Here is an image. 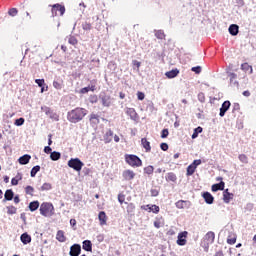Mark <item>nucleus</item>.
<instances>
[{
	"label": "nucleus",
	"instance_id": "22",
	"mask_svg": "<svg viewBox=\"0 0 256 256\" xmlns=\"http://www.w3.org/2000/svg\"><path fill=\"white\" fill-rule=\"evenodd\" d=\"M20 241L23 243V245H29V243H31V236L27 233H23L20 236Z\"/></svg>",
	"mask_w": 256,
	"mask_h": 256
},
{
	"label": "nucleus",
	"instance_id": "51",
	"mask_svg": "<svg viewBox=\"0 0 256 256\" xmlns=\"http://www.w3.org/2000/svg\"><path fill=\"white\" fill-rule=\"evenodd\" d=\"M35 83L38 84V87H44L45 80L44 79H36Z\"/></svg>",
	"mask_w": 256,
	"mask_h": 256
},
{
	"label": "nucleus",
	"instance_id": "62",
	"mask_svg": "<svg viewBox=\"0 0 256 256\" xmlns=\"http://www.w3.org/2000/svg\"><path fill=\"white\" fill-rule=\"evenodd\" d=\"M14 178H15L17 181H21V179H23V174L18 173Z\"/></svg>",
	"mask_w": 256,
	"mask_h": 256
},
{
	"label": "nucleus",
	"instance_id": "16",
	"mask_svg": "<svg viewBox=\"0 0 256 256\" xmlns=\"http://www.w3.org/2000/svg\"><path fill=\"white\" fill-rule=\"evenodd\" d=\"M53 87L54 89H57V91H61L63 87H65V84L63 82V78L58 77L53 81Z\"/></svg>",
	"mask_w": 256,
	"mask_h": 256
},
{
	"label": "nucleus",
	"instance_id": "17",
	"mask_svg": "<svg viewBox=\"0 0 256 256\" xmlns=\"http://www.w3.org/2000/svg\"><path fill=\"white\" fill-rule=\"evenodd\" d=\"M141 209H143L144 211H149V213H159L160 208L157 205H144L141 206Z\"/></svg>",
	"mask_w": 256,
	"mask_h": 256
},
{
	"label": "nucleus",
	"instance_id": "43",
	"mask_svg": "<svg viewBox=\"0 0 256 256\" xmlns=\"http://www.w3.org/2000/svg\"><path fill=\"white\" fill-rule=\"evenodd\" d=\"M155 37L157 39H165V32H163V30H158L155 32Z\"/></svg>",
	"mask_w": 256,
	"mask_h": 256
},
{
	"label": "nucleus",
	"instance_id": "30",
	"mask_svg": "<svg viewBox=\"0 0 256 256\" xmlns=\"http://www.w3.org/2000/svg\"><path fill=\"white\" fill-rule=\"evenodd\" d=\"M13 197H15V193H13V190L11 189L6 190L4 194V199L6 201H13Z\"/></svg>",
	"mask_w": 256,
	"mask_h": 256
},
{
	"label": "nucleus",
	"instance_id": "36",
	"mask_svg": "<svg viewBox=\"0 0 256 256\" xmlns=\"http://www.w3.org/2000/svg\"><path fill=\"white\" fill-rule=\"evenodd\" d=\"M126 211L128 215H133V213H135V204L133 203L128 204L126 207Z\"/></svg>",
	"mask_w": 256,
	"mask_h": 256
},
{
	"label": "nucleus",
	"instance_id": "44",
	"mask_svg": "<svg viewBox=\"0 0 256 256\" xmlns=\"http://www.w3.org/2000/svg\"><path fill=\"white\" fill-rule=\"evenodd\" d=\"M18 13H19V10H17V8H11L8 11V15H10V17H17Z\"/></svg>",
	"mask_w": 256,
	"mask_h": 256
},
{
	"label": "nucleus",
	"instance_id": "48",
	"mask_svg": "<svg viewBox=\"0 0 256 256\" xmlns=\"http://www.w3.org/2000/svg\"><path fill=\"white\" fill-rule=\"evenodd\" d=\"M82 29H83L84 31H91V24H90V23H87V22L83 23V24H82Z\"/></svg>",
	"mask_w": 256,
	"mask_h": 256
},
{
	"label": "nucleus",
	"instance_id": "41",
	"mask_svg": "<svg viewBox=\"0 0 256 256\" xmlns=\"http://www.w3.org/2000/svg\"><path fill=\"white\" fill-rule=\"evenodd\" d=\"M6 209L8 215H15V213H17V208H15V206H8Z\"/></svg>",
	"mask_w": 256,
	"mask_h": 256
},
{
	"label": "nucleus",
	"instance_id": "32",
	"mask_svg": "<svg viewBox=\"0 0 256 256\" xmlns=\"http://www.w3.org/2000/svg\"><path fill=\"white\" fill-rule=\"evenodd\" d=\"M166 181H172V183H175V181H177V175H175L173 172H169L166 175Z\"/></svg>",
	"mask_w": 256,
	"mask_h": 256
},
{
	"label": "nucleus",
	"instance_id": "58",
	"mask_svg": "<svg viewBox=\"0 0 256 256\" xmlns=\"http://www.w3.org/2000/svg\"><path fill=\"white\" fill-rule=\"evenodd\" d=\"M160 149H162V151H167L169 149V145L167 143H162L160 145Z\"/></svg>",
	"mask_w": 256,
	"mask_h": 256
},
{
	"label": "nucleus",
	"instance_id": "2",
	"mask_svg": "<svg viewBox=\"0 0 256 256\" xmlns=\"http://www.w3.org/2000/svg\"><path fill=\"white\" fill-rule=\"evenodd\" d=\"M215 243V232L209 231L201 241V247L204 249L205 253L209 252V246Z\"/></svg>",
	"mask_w": 256,
	"mask_h": 256
},
{
	"label": "nucleus",
	"instance_id": "3",
	"mask_svg": "<svg viewBox=\"0 0 256 256\" xmlns=\"http://www.w3.org/2000/svg\"><path fill=\"white\" fill-rule=\"evenodd\" d=\"M40 215L43 217H53L55 215V207L52 203L43 202L40 205Z\"/></svg>",
	"mask_w": 256,
	"mask_h": 256
},
{
	"label": "nucleus",
	"instance_id": "63",
	"mask_svg": "<svg viewBox=\"0 0 256 256\" xmlns=\"http://www.w3.org/2000/svg\"><path fill=\"white\" fill-rule=\"evenodd\" d=\"M90 103H97V96H92L90 98Z\"/></svg>",
	"mask_w": 256,
	"mask_h": 256
},
{
	"label": "nucleus",
	"instance_id": "54",
	"mask_svg": "<svg viewBox=\"0 0 256 256\" xmlns=\"http://www.w3.org/2000/svg\"><path fill=\"white\" fill-rule=\"evenodd\" d=\"M198 100L200 101V103H205V94H203L202 92L199 93Z\"/></svg>",
	"mask_w": 256,
	"mask_h": 256
},
{
	"label": "nucleus",
	"instance_id": "40",
	"mask_svg": "<svg viewBox=\"0 0 256 256\" xmlns=\"http://www.w3.org/2000/svg\"><path fill=\"white\" fill-rule=\"evenodd\" d=\"M238 159H239V161H240L241 163H244V164L249 163V158H248L247 155H245V154H240V155L238 156Z\"/></svg>",
	"mask_w": 256,
	"mask_h": 256
},
{
	"label": "nucleus",
	"instance_id": "24",
	"mask_svg": "<svg viewBox=\"0 0 256 256\" xmlns=\"http://www.w3.org/2000/svg\"><path fill=\"white\" fill-rule=\"evenodd\" d=\"M98 219L100 221V225H107V214H105V211L99 212Z\"/></svg>",
	"mask_w": 256,
	"mask_h": 256
},
{
	"label": "nucleus",
	"instance_id": "26",
	"mask_svg": "<svg viewBox=\"0 0 256 256\" xmlns=\"http://www.w3.org/2000/svg\"><path fill=\"white\" fill-rule=\"evenodd\" d=\"M165 75L168 79H175V77L179 75V69H173L171 71H168L165 73Z\"/></svg>",
	"mask_w": 256,
	"mask_h": 256
},
{
	"label": "nucleus",
	"instance_id": "47",
	"mask_svg": "<svg viewBox=\"0 0 256 256\" xmlns=\"http://www.w3.org/2000/svg\"><path fill=\"white\" fill-rule=\"evenodd\" d=\"M25 124V118H19L16 119L14 122V125H16V127H21V125Z\"/></svg>",
	"mask_w": 256,
	"mask_h": 256
},
{
	"label": "nucleus",
	"instance_id": "21",
	"mask_svg": "<svg viewBox=\"0 0 256 256\" xmlns=\"http://www.w3.org/2000/svg\"><path fill=\"white\" fill-rule=\"evenodd\" d=\"M31 161V155L25 154L18 159L20 165H27Z\"/></svg>",
	"mask_w": 256,
	"mask_h": 256
},
{
	"label": "nucleus",
	"instance_id": "60",
	"mask_svg": "<svg viewBox=\"0 0 256 256\" xmlns=\"http://www.w3.org/2000/svg\"><path fill=\"white\" fill-rule=\"evenodd\" d=\"M51 151H53V149H51V147L50 146H45L44 147V153H47L48 155H49V153H50V155H51Z\"/></svg>",
	"mask_w": 256,
	"mask_h": 256
},
{
	"label": "nucleus",
	"instance_id": "11",
	"mask_svg": "<svg viewBox=\"0 0 256 256\" xmlns=\"http://www.w3.org/2000/svg\"><path fill=\"white\" fill-rule=\"evenodd\" d=\"M125 113L130 116L132 121H139V114H137V111H135L134 108H126Z\"/></svg>",
	"mask_w": 256,
	"mask_h": 256
},
{
	"label": "nucleus",
	"instance_id": "53",
	"mask_svg": "<svg viewBox=\"0 0 256 256\" xmlns=\"http://www.w3.org/2000/svg\"><path fill=\"white\" fill-rule=\"evenodd\" d=\"M191 71L199 75L201 73V66L192 67Z\"/></svg>",
	"mask_w": 256,
	"mask_h": 256
},
{
	"label": "nucleus",
	"instance_id": "4",
	"mask_svg": "<svg viewBox=\"0 0 256 256\" xmlns=\"http://www.w3.org/2000/svg\"><path fill=\"white\" fill-rule=\"evenodd\" d=\"M125 161L130 167H141L143 165V161L137 155L133 154H126Z\"/></svg>",
	"mask_w": 256,
	"mask_h": 256
},
{
	"label": "nucleus",
	"instance_id": "23",
	"mask_svg": "<svg viewBox=\"0 0 256 256\" xmlns=\"http://www.w3.org/2000/svg\"><path fill=\"white\" fill-rule=\"evenodd\" d=\"M82 248L84 251H93V244L91 243V240H84L82 243Z\"/></svg>",
	"mask_w": 256,
	"mask_h": 256
},
{
	"label": "nucleus",
	"instance_id": "27",
	"mask_svg": "<svg viewBox=\"0 0 256 256\" xmlns=\"http://www.w3.org/2000/svg\"><path fill=\"white\" fill-rule=\"evenodd\" d=\"M56 239L60 243H65V241H67V238H65V232H63V230H59L57 232Z\"/></svg>",
	"mask_w": 256,
	"mask_h": 256
},
{
	"label": "nucleus",
	"instance_id": "12",
	"mask_svg": "<svg viewBox=\"0 0 256 256\" xmlns=\"http://www.w3.org/2000/svg\"><path fill=\"white\" fill-rule=\"evenodd\" d=\"M177 209H189L191 207V201L179 200L175 203Z\"/></svg>",
	"mask_w": 256,
	"mask_h": 256
},
{
	"label": "nucleus",
	"instance_id": "15",
	"mask_svg": "<svg viewBox=\"0 0 256 256\" xmlns=\"http://www.w3.org/2000/svg\"><path fill=\"white\" fill-rule=\"evenodd\" d=\"M229 107H231V102L230 101H224L221 108H220V117H225V114L227 111H229Z\"/></svg>",
	"mask_w": 256,
	"mask_h": 256
},
{
	"label": "nucleus",
	"instance_id": "52",
	"mask_svg": "<svg viewBox=\"0 0 256 256\" xmlns=\"http://www.w3.org/2000/svg\"><path fill=\"white\" fill-rule=\"evenodd\" d=\"M118 201L123 205V203H125V194H118Z\"/></svg>",
	"mask_w": 256,
	"mask_h": 256
},
{
	"label": "nucleus",
	"instance_id": "29",
	"mask_svg": "<svg viewBox=\"0 0 256 256\" xmlns=\"http://www.w3.org/2000/svg\"><path fill=\"white\" fill-rule=\"evenodd\" d=\"M141 143L145 148L146 153H149V151H151V143L147 140V138H142Z\"/></svg>",
	"mask_w": 256,
	"mask_h": 256
},
{
	"label": "nucleus",
	"instance_id": "61",
	"mask_svg": "<svg viewBox=\"0 0 256 256\" xmlns=\"http://www.w3.org/2000/svg\"><path fill=\"white\" fill-rule=\"evenodd\" d=\"M154 227H156V229H160V228H161V221L156 220V221L154 222Z\"/></svg>",
	"mask_w": 256,
	"mask_h": 256
},
{
	"label": "nucleus",
	"instance_id": "6",
	"mask_svg": "<svg viewBox=\"0 0 256 256\" xmlns=\"http://www.w3.org/2000/svg\"><path fill=\"white\" fill-rule=\"evenodd\" d=\"M99 99L103 107H109L110 105H113V98L111 95L106 94L105 92L100 93Z\"/></svg>",
	"mask_w": 256,
	"mask_h": 256
},
{
	"label": "nucleus",
	"instance_id": "57",
	"mask_svg": "<svg viewBox=\"0 0 256 256\" xmlns=\"http://www.w3.org/2000/svg\"><path fill=\"white\" fill-rule=\"evenodd\" d=\"M137 97L139 101H143V99H145V93L143 92H138L137 93Z\"/></svg>",
	"mask_w": 256,
	"mask_h": 256
},
{
	"label": "nucleus",
	"instance_id": "42",
	"mask_svg": "<svg viewBox=\"0 0 256 256\" xmlns=\"http://www.w3.org/2000/svg\"><path fill=\"white\" fill-rule=\"evenodd\" d=\"M52 186L51 183H44L41 188L40 191H51Z\"/></svg>",
	"mask_w": 256,
	"mask_h": 256
},
{
	"label": "nucleus",
	"instance_id": "35",
	"mask_svg": "<svg viewBox=\"0 0 256 256\" xmlns=\"http://www.w3.org/2000/svg\"><path fill=\"white\" fill-rule=\"evenodd\" d=\"M199 133H203V128L201 126H198L194 129V132L192 134V139H197L199 137Z\"/></svg>",
	"mask_w": 256,
	"mask_h": 256
},
{
	"label": "nucleus",
	"instance_id": "20",
	"mask_svg": "<svg viewBox=\"0 0 256 256\" xmlns=\"http://www.w3.org/2000/svg\"><path fill=\"white\" fill-rule=\"evenodd\" d=\"M212 191L217 193V191H225V182L221 181L220 183L212 185Z\"/></svg>",
	"mask_w": 256,
	"mask_h": 256
},
{
	"label": "nucleus",
	"instance_id": "33",
	"mask_svg": "<svg viewBox=\"0 0 256 256\" xmlns=\"http://www.w3.org/2000/svg\"><path fill=\"white\" fill-rule=\"evenodd\" d=\"M30 211H37L39 209V201H33L29 204Z\"/></svg>",
	"mask_w": 256,
	"mask_h": 256
},
{
	"label": "nucleus",
	"instance_id": "38",
	"mask_svg": "<svg viewBox=\"0 0 256 256\" xmlns=\"http://www.w3.org/2000/svg\"><path fill=\"white\" fill-rule=\"evenodd\" d=\"M41 171V166L36 165L31 169L30 175L31 177H35V175H37V173H39Z\"/></svg>",
	"mask_w": 256,
	"mask_h": 256
},
{
	"label": "nucleus",
	"instance_id": "13",
	"mask_svg": "<svg viewBox=\"0 0 256 256\" xmlns=\"http://www.w3.org/2000/svg\"><path fill=\"white\" fill-rule=\"evenodd\" d=\"M122 177L124 181H133V179H135V172H133V170H124Z\"/></svg>",
	"mask_w": 256,
	"mask_h": 256
},
{
	"label": "nucleus",
	"instance_id": "31",
	"mask_svg": "<svg viewBox=\"0 0 256 256\" xmlns=\"http://www.w3.org/2000/svg\"><path fill=\"white\" fill-rule=\"evenodd\" d=\"M50 159L52 161H59L61 159V153L57 151L51 152Z\"/></svg>",
	"mask_w": 256,
	"mask_h": 256
},
{
	"label": "nucleus",
	"instance_id": "25",
	"mask_svg": "<svg viewBox=\"0 0 256 256\" xmlns=\"http://www.w3.org/2000/svg\"><path fill=\"white\" fill-rule=\"evenodd\" d=\"M230 35H238L239 34V26L237 24H232L229 26V29H228Z\"/></svg>",
	"mask_w": 256,
	"mask_h": 256
},
{
	"label": "nucleus",
	"instance_id": "14",
	"mask_svg": "<svg viewBox=\"0 0 256 256\" xmlns=\"http://www.w3.org/2000/svg\"><path fill=\"white\" fill-rule=\"evenodd\" d=\"M70 256H79L81 255V245L79 244H74L70 247Z\"/></svg>",
	"mask_w": 256,
	"mask_h": 256
},
{
	"label": "nucleus",
	"instance_id": "59",
	"mask_svg": "<svg viewBox=\"0 0 256 256\" xmlns=\"http://www.w3.org/2000/svg\"><path fill=\"white\" fill-rule=\"evenodd\" d=\"M192 165L197 169V167H199V165H201V159L194 160Z\"/></svg>",
	"mask_w": 256,
	"mask_h": 256
},
{
	"label": "nucleus",
	"instance_id": "19",
	"mask_svg": "<svg viewBox=\"0 0 256 256\" xmlns=\"http://www.w3.org/2000/svg\"><path fill=\"white\" fill-rule=\"evenodd\" d=\"M234 195L233 193H230L229 189L224 190L223 192V201L224 203H231V200L233 199Z\"/></svg>",
	"mask_w": 256,
	"mask_h": 256
},
{
	"label": "nucleus",
	"instance_id": "39",
	"mask_svg": "<svg viewBox=\"0 0 256 256\" xmlns=\"http://www.w3.org/2000/svg\"><path fill=\"white\" fill-rule=\"evenodd\" d=\"M235 243H237V236H235V234H233L232 236L230 235L227 239V244L235 245Z\"/></svg>",
	"mask_w": 256,
	"mask_h": 256
},
{
	"label": "nucleus",
	"instance_id": "18",
	"mask_svg": "<svg viewBox=\"0 0 256 256\" xmlns=\"http://www.w3.org/2000/svg\"><path fill=\"white\" fill-rule=\"evenodd\" d=\"M202 197L205 200V203H207L208 205H213V202L215 201V198L213 197V195H211V193L204 192Z\"/></svg>",
	"mask_w": 256,
	"mask_h": 256
},
{
	"label": "nucleus",
	"instance_id": "9",
	"mask_svg": "<svg viewBox=\"0 0 256 256\" xmlns=\"http://www.w3.org/2000/svg\"><path fill=\"white\" fill-rule=\"evenodd\" d=\"M97 89V80L93 79L90 81V85L87 87H84L80 90V93L82 95H85V93H88L89 91H95Z\"/></svg>",
	"mask_w": 256,
	"mask_h": 256
},
{
	"label": "nucleus",
	"instance_id": "46",
	"mask_svg": "<svg viewBox=\"0 0 256 256\" xmlns=\"http://www.w3.org/2000/svg\"><path fill=\"white\" fill-rule=\"evenodd\" d=\"M25 192H26V195L33 196V193L35 192V188H33V186H27L25 188Z\"/></svg>",
	"mask_w": 256,
	"mask_h": 256
},
{
	"label": "nucleus",
	"instance_id": "50",
	"mask_svg": "<svg viewBox=\"0 0 256 256\" xmlns=\"http://www.w3.org/2000/svg\"><path fill=\"white\" fill-rule=\"evenodd\" d=\"M166 137H169V130L168 129H163L161 132V138L166 139Z\"/></svg>",
	"mask_w": 256,
	"mask_h": 256
},
{
	"label": "nucleus",
	"instance_id": "45",
	"mask_svg": "<svg viewBox=\"0 0 256 256\" xmlns=\"http://www.w3.org/2000/svg\"><path fill=\"white\" fill-rule=\"evenodd\" d=\"M154 170L155 168H153V166H147L144 168V173H146V175H153Z\"/></svg>",
	"mask_w": 256,
	"mask_h": 256
},
{
	"label": "nucleus",
	"instance_id": "56",
	"mask_svg": "<svg viewBox=\"0 0 256 256\" xmlns=\"http://www.w3.org/2000/svg\"><path fill=\"white\" fill-rule=\"evenodd\" d=\"M228 77H230V81H233V80L237 79V74H235L233 72H229Z\"/></svg>",
	"mask_w": 256,
	"mask_h": 256
},
{
	"label": "nucleus",
	"instance_id": "37",
	"mask_svg": "<svg viewBox=\"0 0 256 256\" xmlns=\"http://www.w3.org/2000/svg\"><path fill=\"white\" fill-rule=\"evenodd\" d=\"M113 137V132L111 130H108L104 136V140L106 143H111V139Z\"/></svg>",
	"mask_w": 256,
	"mask_h": 256
},
{
	"label": "nucleus",
	"instance_id": "7",
	"mask_svg": "<svg viewBox=\"0 0 256 256\" xmlns=\"http://www.w3.org/2000/svg\"><path fill=\"white\" fill-rule=\"evenodd\" d=\"M56 15H61V17H63V15H65V6L54 4L52 6V17H56Z\"/></svg>",
	"mask_w": 256,
	"mask_h": 256
},
{
	"label": "nucleus",
	"instance_id": "28",
	"mask_svg": "<svg viewBox=\"0 0 256 256\" xmlns=\"http://www.w3.org/2000/svg\"><path fill=\"white\" fill-rule=\"evenodd\" d=\"M241 70L245 71V73H247V71H250L249 74L253 75V66L249 65V63H243L241 64Z\"/></svg>",
	"mask_w": 256,
	"mask_h": 256
},
{
	"label": "nucleus",
	"instance_id": "10",
	"mask_svg": "<svg viewBox=\"0 0 256 256\" xmlns=\"http://www.w3.org/2000/svg\"><path fill=\"white\" fill-rule=\"evenodd\" d=\"M177 245H179L180 247L187 245V232L186 231L178 234Z\"/></svg>",
	"mask_w": 256,
	"mask_h": 256
},
{
	"label": "nucleus",
	"instance_id": "1",
	"mask_svg": "<svg viewBox=\"0 0 256 256\" xmlns=\"http://www.w3.org/2000/svg\"><path fill=\"white\" fill-rule=\"evenodd\" d=\"M87 113V109L78 107L67 113V119L70 123H79V121H83Z\"/></svg>",
	"mask_w": 256,
	"mask_h": 256
},
{
	"label": "nucleus",
	"instance_id": "64",
	"mask_svg": "<svg viewBox=\"0 0 256 256\" xmlns=\"http://www.w3.org/2000/svg\"><path fill=\"white\" fill-rule=\"evenodd\" d=\"M167 235H170L171 237H173V235H175V230L170 229V230L167 232Z\"/></svg>",
	"mask_w": 256,
	"mask_h": 256
},
{
	"label": "nucleus",
	"instance_id": "8",
	"mask_svg": "<svg viewBox=\"0 0 256 256\" xmlns=\"http://www.w3.org/2000/svg\"><path fill=\"white\" fill-rule=\"evenodd\" d=\"M41 111H43L45 113V115H47V117H49L50 119H54V121H59V115H57V113L53 112V110H51V108H49L47 106H42Z\"/></svg>",
	"mask_w": 256,
	"mask_h": 256
},
{
	"label": "nucleus",
	"instance_id": "34",
	"mask_svg": "<svg viewBox=\"0 0 256 256\" xmlns=\"http://www.w3.org/2000/svg\"><path fill=\"white\" fill-rule=\"evenodd\" d=\"M196 167L193 165V164H190L188 167H187V177H191V175H193V173H195L196 171Z\"/></svg>",
	"mask_w": 256,
	"mask_h": 256
},
{
	"label": "nucleus",
	"instance_id": "49",
	"mask_svg": "<svg viewBox=\"0 0 256 256\" xmlns=\"http://www.w3.org/2000/svg\"><path fill=\"white\" fill-rule=\"evenodd\" d=\"M68 43H70V45H77V38H75L74 36H70L68 39Z\"/></svg>",
	"mask_w": 256,
	"mask_h": 256
},
{
	"label": "nucleus",
	"instance_id": "55",
	"mask_svg": "<svg viewBox=\"0 0 256 256\" xmlns=\"http://www.w3.org/2000/svg\"><path fill=\"white\" fill-rule=\"evenodd\" d=\"M231 87H237L239 89V81L237 79L230 81Z\"/></svg>",
	"mask_w": 256,
	"mask_h": 256
},
{
	"label": "nucleus",
	"instance_id": "5",
	"mask_svg": "<svg viewBox=\"0 0 256 256\" xmlns=\"http://www.w3.org/2000/svg\"><path fill=\"white\" fill-rule=\"evenodd\" d=\"M84 166L85 164L79 158H71L68 161V167H70V169H73L74 171H77L78 173L81 172V169H83Z\"/></svg>",
	"mask_w": 256,
	"mask_h": 256
}]
</instances>
